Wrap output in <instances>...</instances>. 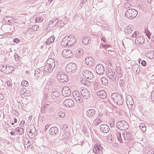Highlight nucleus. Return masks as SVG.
<instances>
[{
  "mask_svg": "<svg viewBox=\"0 0 154 154\" xmlns=\"http://www.w3.org/2000/svg\"><path fill=\"white\" fill-rule=\"evenodd\" d=\"M112 101L114 103L118 105H122L124 102V99L122 95L117 93H114L111 95Z\"/></svg>",
  "mask_w": 154,
  "mask_h": 154,
  "instance_id": "1",
  "label": "nucleus"
},
{
  "mask_svg": "<svg viewBox=\"0 0 154 154\" xmlns=\"http://www.w3.org/2000/svg\"><path fill=\"white\" fill-rule=\"evenodd\" d=\"M55 63L54 60L52 58L49 59L47 63L44 65V69L46 72H51L55 67Z\"/></svg>",
  "mask_w": 154,
  "mask_h": 154,
  "instance_id": "2",
  "label": "nucleus"
},
{
  "mask_svg": "<svg viewBox=\"0 0 154 154\" xmlns=\"http://www.w3.org/2000/svg\"><path fill=\"white\" fill-rule=\"evenodd\" d=\"M57 74V79L60 82H64L68 81V76L65 73L62 71H58Z\"/></svg>",
  "mask_w": 154,
  "mask_h": 154,
  "instance_id": "3",
  "label": "nucleus"
},
{
  "mask_svg": "<svg viewBox=\"0 0 154 154\" xmlns=\"http://www.w3.org/2000/svg\"><path fill=\"white\" fill-rule=\"evenodd\" d=\"M137 14V11L134 9H130L128 10L125 13V16L129 19L134 18Z\"/></svg>",
  "mask_w": 154,
  "mask_h": 154,
  "instance_id": "4",
  "label": "nucleus"
},
{
  "mask_svg": "<svg viewBox=\"0 0 154 154\" xmlns=\"http://www.w3.org/2000/svg\"><path fill=\"white\" fill-rule=\"evenodd\" d=\"M116 126L118 128L122 131L126 130L129 127L128 124L125 121H121L116 123Z\"/></svg>",
  "mask_w": 154,
  "mask_h": 154,
  "instance_id": "5",
  "label": "nucleus"
},
{
  "mask_svg": "<svg viewBox=\"0 0 154 154\" xmlns=\"http://www.w3.org/2000/svg\"><path fill=\"white\" fill-rule=\"evenodd\" d=\"M76 70V66L75 63H71L68 64L66 67L65 70L68 73L74 72Z\"/></svg>",
  "mask_w": 154,
  "mask_h": 154,
  "instance_id": "6",
  "label": "nucleus"
},
{
  "mask_svg": "<svg viewBox=\"0 0 154 154\" xmlns=\"http://www.w3.org/2000/svg\"><path fill=\"white\" fill-rule=\"evenodd\" d=\"M80 91L81 95L85 99H87L90 97V93L86 88L84 87L81 88Z\"/></svg>",
  "mask_w": 154,
  "mask_h": 154,
  "instance_id": "7",
  "label": "nucleus"
},
{
  "mask_svg": "<svg viewBox=\"0 0 154 154\" xmlns=\"http://www.w3.org/2000/svg\"><path fill=\"white\" fill-rule=\"evenodd\" d=\"M96 71L99 75L103 74L105 72V69L103 66L101 64L97 65L96 66Z\"/></svg>",
  "mask_w": 154,
  "mask_h": 154,
  "instance_id": "8",
  "label": "nucleus"
},
{
  "mask_svg": "<svg viewBox=\"0 0 154 154\" xmlns=\"http://www.w3.org/2000/svg\"><path fill=\"white\" fill-rule=\"evenodd\" d=\"M62 94L64 97L69 96L71 94L70 88L67 86H64L62 90Z\"/></svg>",
  "mask_w": 154,
  "mask_h": 154,
  "instance_id": "9",
  "label": "nucleus"
},
{
  "mask_svg": "<svg viewBox=\"0 0 154 154\" xmlns=\"http://www.w3.org/2000/svg\"><path fill=\"white\" fill-rule=\"evenodd\" d=\"M62 54L63 56L66 58H70L73 54L71 50L67 49L63 50L62 51Z\"/></svg>",
  "mask_w": 154,
  "mask_h": 154,
  "instance_id": "10",
  "label": "nucleus"
},
{
  "mask_svg": "<svg viewBox=\"0 0 154 154\" xmlns=\"http://www.w3.org/2000/svg\"><path fill=\"white\" fill-rule=\"evenodd\" d=\"M96 111L93 109H90L87 110L86 114L88 117L89 118H93L96 115Z\"/></svg>",
  "mask_w": 154,
  "mask_h": 154,
  "instance_id": "11",
  "label": "nucleus"
},
{
  "mask_svg": "<svg viewBox=\"0 0 154 154\" xmlns=\"http://www.w3.org/2000/svg\"><path fill=\"white\" fill-rule=\"evenodd\" d=\"M103 149V147L100 145L95 144L93 149V151L96 154H101L102 153Z\"/></svg>",
  "mask_w": 154,
  "mask_h": 154,
  "instance_id": "12",
  "label": "nucleus"
},
{
  "mask_svg": "<svg viewBox=\"0 0 154 154\" xmlns=\"http://www.w3.org/2000/svg\"><path fill=\"white\" fill-rule=\"evenodd\" d=\"M85 62L89 66H91L94 65L95 60L91 57H89L85 59Z\"/></svg>",
  "mask_w": 154,
  "mask_h": 154,
  "instance_id": "13",
  "label": "nucleus"
},
{
  "mask_svg": "<svg viewBox=\"0 0 154 154\" xmlns=\"http://www.w3.org/2000/svg\"><path fill=\"white\" fill-rule=\"evenodd\" d=\"M82 74L87 79H92L93 77L92 73L90 71L85 70L83 71Z\"/></svg>",
  "mask_w": 154,
  "mask_h": 154,
  "instance_id": "14",
  "label": "nucleus"
},
{
  "mask_svg": "<svg viewBox=\"0 0 154 154\" xmlns=\"http://www.w3.org/2000/svg\"><path fill=\"white\" fill-rule=\"evenodd\" d=\"M107 76L112 81L116 80V76L115 72H113L111 69L108 70L107 72H106Z\"/></svg>",
  "mask_w": 154,
  "mask_h": 154,
  "instance_id": "15",
  "label": "nucleus"
},
{
  "mask_svg": "<svg viewBox=\"0 0 154 154\" xmlns=\"http://www.w3.org/2000/svg\"><path fill=\"white\" fill-rule=\"evenodd\" d=\"M63 104L67 107H71L74 106V103L72 100L67 99L64 101Z\"/></svg>",
  "mask_w": 154,
  "mask_h": 154,
  "instance_id": "16",
  "label": "nucleus"
},
{
  "mask_svg": "<svg viewBox=\"0 0 154 154\" xmlns=\"http://www.w3.org/2000/svg\"><path fill=\"white\" fill-rule=\"evenodd\" d=\"M71 37L72 38V35H69V36H65L62 39L61 44L63 47H67V44L68 43V39H71Z\"/></svg>",
  "mask_w": 154,
  "mask_h": 154,
  "instance_id": "17",
  "label": "nucleus"
},
{
  "mask_svg": "<svg viewBox=\"0 0 154 154\" xmlns=\"http://www.w3.org/2000/svg\"><path fill=\"white\" fill-rule=\"evenodd\" d=\"M122 136L124 141L127 140L130 141L132 139L131 134L128 132H125L122 133Z\"/></svg>",
  "mask_w": 154,
  "mask_h": 154,
  "instance_id": "18",
  "label": "nucleus"
},
{
  "mask_svg": "<svg viewBox=\"0 0 154 154\" xmlns=\"http://www.w3.org/2000/svg\"><path fill=\"white\" fill-rule=\"evenodd\" d=\"M97 94L98 97L101 98L105 99L107 97L106 93L103 90L97 91Z\"/></svg>",
  "mask_w": 154,
  "mask_h": 154,
  "instance_id": "19",
  "label": "nucleus"
},
{
  "mask_svg": "<svg viewBox=\"0 0 154 154\" xmlns=\"http://www.w3.org/2000/svg\"><path fill=\"white\" fill-rule=\"evenodd\" d=\"M101 131L104 133H106L109 131V128L106 124H102L100 126Z\"/></svg>",
  "mask_w": 154,
  "mask_h": 154,
  "instance_id": "20",
  "label": "nucleus"
},
{
  "mask_svg": "<svg viewBox=\"0 0 154 154\" xmlns=\"http://www.w3.org/2000/svg\"><path fill=\"white\" fill-rule=\"evenodd\" d=\"M133 27L131 25H129L126 26L124 32L126 35H129L132 33Z\"/></svg>",
  "mask_w": 154,
  "mask_h": 154,
  "instance_id": "21",
  "label": "nucleus"
},
{
  "mask_svg": "<svg viewBox=\"0 0 154 154\" xmlns=\"http://www.w3.org/2000/svg\"><path fill=\"white\" fill-rule=\"evenodd\" d=\"M58 132V128L56 127H52L49 130V133L52 135H55Z\"/></svg>",
  "mask_w": 154,
  "mask_h": 154,
  "instance_id": "22",
  "label": "nucleus"
},
{
  "mask_svg": "<svg viewBox=\"0 0 154 154\" xmlns=\"http://www.w3.org/2000/svg\"><path fill=\"white\" fill-rule=\"evenodd\" d=\"M144 41L145 39L143 37L139 36L136 39L135 43L137 45L139 44H142L144 43Z\"/></svg>",
  "mask_w": 154,
  "mask_h": 154,
  "instance_id": "23",
  "label": "nucleus"
},
{
  "mask_svg": "<svg viewBox=\"0 0 154 154\" xmlns=\"http://www.w3.org/2000/svg\"><path fill=\"white\" fill-rule=\"evenodd\" d=\"M146 56L149 59H151L154 58V51L152 50L147 51Z\"/></svg>",
  "mask_w": 154,
  "mask_h": 154,
  "instance_id": "24",
  "label": "nucleus"
},
{
  "mask_svg": "<svg viewBox=\"0 0 154 154\" xmlns=\"http://www.w3.org/2000/svg\"><path fill=\"white\" fill-rule=\"evenodd\" d=\"M79 92H77L76 94V95L74 96V97L76 101L79 102V103H81L83 101V99L81 97V95L79 94Z\"/></svg>",
  "mask_w": 154,
  "mask_h": 154,
  "instance_id": "25",
  "label": "nucleus"
},
{
  "mask_svg": "<svg viewBox=\"0 0 154 154\" xmlns=\"http://www.w3.org/2000/svg\"><path fill=\"white\" fill-rule=\"evenodd\" d=\"M82 42L84 45H88V43L90 42L91 40L90 39V37L89 38L88 37H87L86 36H84L82 39Z\"/></svg>",
  "mask_w": 154,
  "mask_h": 154,
  "instance_id": "26",
  "label": "nucleus"
},
{
  "mask_svg": "<svg viewBox=\"0 0 154 154\" xmlns=\"http://www.w3.org/2000/svg\"><path fill=\"white\" fill-rule=\"evenodd\" d=\"M35 75L36 78H41L42 76V72L39 69L35 71Z\"/></svg>",
  "mask_w": 154,
  "mask_h": 154,
  "instance_id": "27",
  "label": "nucleus"
},
{
  "mask_svg": "<svg viewBox=\"0 0 154 154\" xmlns=\"http://www.w3.org/2000/svg\"><path fill=\"white\" fill-rule=\"evenodd\" d=\"M121 68L120 67H116V70L118 76L120 78L122 77L123 75V74L121 72Z\"/></svg>",
  "mask_w": 154,
  "mask_h": 154,
  "instance_id": "28",
  "label": "nucleus"
},
{
  "mask_svg": "<svg viewBox=\"0 0 154 154\" xmlns=\"http://www.w3.org/2000/svg\"><path fill=\"white\" fill-rule=\"evenodd\" d=\"M55 39L54 36H51L48 39L47 41H46L45 43L46 45H50L54 42Z\"/></svg>",
  "mask_w": 154,
  "mask_h": 154,
  "instance_id": "29",
  "label": "nucleus"
},
{
  "mask_svg": "<svg viewBox=\"0 0 154 154\" xmlns=\"http://www.w3.org/2000/svg\"><path fill=\"white\" fill-rule=\"evenodd\" d=\"M117 139L121 143H123L124 141V138L122 136L121 133L120 132L117 133L116 134Z\"/></svg>",
  "mask_w": 154,
  "mask_h": 154,
  "instance_id": "30",
  "label": "nucleus"
},
{
  "mask_svg": "<svg viewBox=\"0 0 154 154\" xmlns=\"http://www.w3.org/2000/svg\"><path fill=\"white\" fill-rule=\"evenodd\" d=\"M7 19H5V21L7 23H8L9 25H11L13 23V21L12 18L9 17H6Z\"/></svg>",
  "mask_w": 154,
  "mask_h": 154,
  "instance_id": "31",
  "label": "nucleus"
},
{
  "mask_svg": "<svg viewBox=\"0 0 154 154\" xmlns=\"http://www.w3.org/2000/svg\"><path fill=\"white\" fill-rule=\"evenodd\" d=\"M102 83L104 85H106L108 83V81L107 79L105 77H103L100 79Z\"/></svg>",
  "mask_w": 154,
  "mask_h": 154,
  "instance_id": "32",
  "label": "nucleus"
},
{
  "mask_svg": "<svg viewBox=\"0 0 154 154\" xmlns=\"http://www.w3.org/2000/svg\"><path fill=\"white\" fill-rule=\"evenodd\" d=\"M70 39H68V43H67V44L68 47H70L72 46L75 43V42L76 41V39H75L73 41H72V40H70Z\"/></svg>",
  "mask_w": 154,
  "mask_h": 154,
  "instance_id": "33",
  "label": "nucleus"
},
{
  "mask_svg": "<svg viewBox=\"0 0 154 154\" xmlns=\"http://www.w3.org/2000/svg\"><path fill=\"white\" fill-rule=\"evenodd\" d=\"M120 85L121 87H123L125 85V79H120L119 82Z\"/></svg>",
  "mask_w": 154,
  "mask_h": 154,
  "instance_id": "34",
  "label": "nucleus"
},
{
  "mask_svg": "<svg viewBox=\"0 0 154 154\" xmlns=\"http://www.w3.org/2000/svg\"><path fill=\"white\" fill-rule=\"evenodd\" d=\"M77 55L78 56V57H81L83 54L82 50L81 49H78L76 51V52Z\"/></svg>",
  "mask_w": 154,
  "mask_h": 154,
  "instance_id": "35",
  "label": "nucleus"
},
{
  "mask_svg": "<svg viewBox=\"0 0 154 154\" xmlns=\"http://www.w3.org/2000/svg\"><path fill=\"white\" fill-rule=\"evenodd\" d=\"M11 68V69H12V67L11 66H7V67L6 68V69L5 72V73L6 74H9L10 73H11L12 71V69H10V68Z\"/></svg>",
  "mask_w": 154,
  "mask_h": 154,
  "instance_id": "36",
  "label": "nucleus"
},
{
  "mask_svg": "<svg viewBox=\"0 0 154 154\" xmlns=\"http://www.w3.org/2000/svg\"><path fill=\"white\" fill-rule=\"evenodd\" d=\"M7 65H4L1 64L0 66V69L3 72L5 73V72L6 70V68L7 67Z\"/></svg>",
  "mask_w": 154,
  "mask_h": 154,
  "instance_id": "37",
  "label": "nucleus"
},
{
  "mask_svg": "<svg viewBox=\"0 0 154 154\" xmlns=\"http://www.w3.org/2000/svg\"><path fill=\"white\" fill-rule=\"evenodd\" d=\"M139 127L143 132H144L146 131V128L143 123H141L139 125Z\"/></svg>",
  "mask_w": 154,
  "mask_h": 154,
  "instance_id": "38",
  "label": "nucleus"
},
{
  "mask_svg": "<svg viewBox=\"0 0 154 154\" xmlns=\"http://www.w3.org/2000/svg\"><path fill=\"white\" fill-rule=\"evenodd\" d=\"M144 32L146 33V35L147 36L148 38H149L151 34L148 29H147L146 28H145V29Z\"/></svg>",
  "mask_w": 154,
  "mask_h": 154,
  "instance_id": "39",
  "label": "nucleus"
},
{
  "mask_svg": "<svg viewBox=\"0 0 154 154\" xmlns=\"http://www.w3.org/2000/svg\"><path fill=\"white\" fill-rule=\"evenodd\" d=\"M54 21V24H53V27L57 26L58 25V24L59 23L58 20L57 19V18L54 19L53 20Z\"/></svg>",
  "mask_w": 154,
  "mask_h": 154,
  "instance_id": "40",
  "label": "nucleus"
},
{
  "mask_svg": "<svg viewBox=\"0 0 154 154\" xmlns=\"http://www.w3.org/2000/svg\"><path fill=\"white\" fill-rule=\"evenodd\" d=\"M51 94L52 95H53L54 96L57 98L58 97V96L60 94L59 92L57 91H54L52 92Z\"/></svg>",
  "mask_w": 154,
  "mask_h": 154,
  "instance_id": "41",
  "label": "nucleus"
},
{
  "mask_svg": "<svg viewBox=\"0 0 154 154\" xmlns=\"http://www.w3.org/2000/svg\"><path fill=\"white\" fill-rule=\"evenodd\" d=\"M21 84L23 86H27L29 85L28 82L25 80H23L22 81Z\"/></svg>",
  "mask_w": 154,
  "mask_h": 154,
  "instance_id": "42",
  "label": "nucleus"
},
{
  "mask_svg": "<svg viewBox=\"0 0 154 154\" xmlns=\"http://www.w3.org/2000/svg\"><path fill=\"white\" fill-rule=\"evenodd\" d=\"M58 116L61 118H63L65 116V113L62 111H60L58 113Z\"/></svg>",
  "mask_w": 154,
  "mask_h": 154,
  "instance_id": "43",
  "label": "nucleus"
},
{
  "mask_svg": "<svg viewBox=\"0 0 154 154\" xmlns=\"http://www.w3.org/2000/svg\"><path fill=\"white\" fill-rule=\"evenodd\" d=\"M27 91V90L26 88L23 87V88H21V91H20V93L21 94H26V93Z\"/></svg>",
  "mask_w": 154,
  "mask_h": 154,
  "instance_id": "44",
  "label": "nucleus"
},
{
  "mask_svg": "<svg viewBox=\"0 0 154 154\" xmlns=\"http://www.w3.org/2000/svg\"><path fill=\"white\" fill-rule=\"evenodd\" d=\"M94 120L95 121V125H98L101 121V119L97 118H96Z\"/></svg>",
  "mask_w": 154,
  "mask_h": 154,
  "instance_id": "45",
  "label": "nucleus"
},
{
  "mask_svg": "<svg viewBox=\"0 0 154 154\" xmlns=\"http://www.w3.org/2000/svg\"><path fill=\"white\" fill-rule=\"evenodd\" d=\"M48 81V83L49 85H52L53 83H54V80L51 78L49 79Z\"/></svg>",
  "mask_w": 154,
  "mask_h": 154,
  "instance_id": "46",
  "label": "nucleus"
},
{
  "mask_svg": "<svg viewBox=\"0 0 154 154\" xmlns=\"http://www.w3.org/2000/svg\"><path fill=\"white\" fill-rule=\"evenodd\" d=\"M64 25V22L62 20H60L57 26H60V27H62Z\"/></svg>",
  "mask_w": 154,
  "mask_h": 154,
  "instance_id": "47",
  "label": "nucleus"
},
{
  "mask_svg": "<svg viewBox=\"0 0 154 154\" xmlns=\"http://www.w3.org/2000/svg\"><path fill=\"white\" fill-rule=\"evenodd\" d=\"M98 83L97 82H95L94 83V89H97L99 88Z\"/></svg>",
  "mask_w": 154,
  "mask_h": 154,
  "instance_id": "48",
  "label": "nucleus"
},
{
  "mask_svg": "<svg viewBox=\"0 0 154 154\" xmlns=\"http://www.w3.org/2000/svg\"><path fill=\"white\" fill-rule=\"evenodd\" d=\"M15 59L16 61H19L21 57L20 56H19L18 55L15 54Z\"/></svg>",
  "mask_w": 154,
  "mask_h": 154,
  "instance_id": "49",
  "label": "nucleus"
},
{
  "mask_svg": "<svg viewBox=\"0 0 154 154\" xmlns=\"http://www.w3.org/2000/svg\"><path fill=\"white\" fill-rule=\"evenodd\" d=\"M51 99H53V101H55L58 98L56 96H55L54 95H52V94H51Z\"/></svg>",
  "mask_w": 154,
  "mask_h": 154,
  "instance_id": "50",
  "label": "nucleus"
},
{
  "mask_svg": "<svg viewBox=\"0 0 154 154\" xmlns=\"http://www.w3.org/2000/svg\"><path fill=\"white\" fill-rule=\"evenodd\" d=\"M24 132V130L23 128L19 127V133L20 134H22Z\"/></svg>",
  "mask_w": 154,
  "mask_h": 154,
  "instance_id": "51",
  "label": "nucleus"
},
{
  "mask_svg": "<svg viewBox=\"0 0 154 154\" xmlns=\"http://www.w3.org/2000/svg\"><path fill=\"white\" fill-rule=\"evenodd\" d=\"M35 20L36 22H41L42 21V18L38 17L35 19Z\"/></svg>",
  "mask_w": 154,
  "mask_h": 154,
  "instance_id": "52",
  "label": "nucleus"
},
{
  "mask_svg": "<svg viewBox=\"0 0 154 154\" xmlns=\"http://www.w3.org/2000/svg\"><path fill=\"white\" fill-rule=\"evenodd\" d=\"M14 42H15L16 43H18L20 42L19 40L17 38H15L13 39Z\"/></svg>",
  "mask_w": 154,
  "mask_h": 154,
  "instance_id": "53",
  "label": "nucleus"
},
{
  "mask_svg": "<svg viewBox=\"0 0 154 154\" xmlns=\"http://www.w3.org/2000/svg\"><path fill=\"white\" fill-rule=\"evenodd\" d=\"M38 28V26L37 25L34 26L32 27V29H34V30H37Z\"/></svg>",
  "mask_w": 154,
  "mask_h": 154,
  "instance_id": "54",
  "label": "nucleus"
},
{
  "mask_svg": "<svg viewBox=\"0 0 154 154\" xmlns=\"http://www.w3.org/2000/svg\"><path fill=\"white\" fill-rule=\"evenodd\" d=\"M141 64L143 66H145L146 65V62L145 60H143L141 61Z\"/></svg>",
  "mask_w": 154,
  "mask_h": 154,
  "instance_id": "55",
  "label": "nucleus"
},
{
  "mask_svg": "<svg viewBox=\"0 0 154 154\" xmlns=\"http://www.w3.org/2000/svg\"><path fill=\"white\" fill-rule=\"evenodd\" d=\"M7 84L10 87H11L12 85V84L10 81H8L7 82Z\"/></svg>",
  "mask_w": 154,
  "mask_h": 154,
  "instance_id": "56",
  "label": "nucleus"
},
{
  "mask_svg": "<svg viewBox=\"0 0 154 154\" xmlns=\"http://www.w3.org/2000/svg\"><path fill=\"white\" fill-rule=\"evenodd\" d=\"M137 35V32L136 31H134L133 34L131 35L132 37H136Z\"/></svg>",
  "mask_w": 154,
  "mask_h": 154,
  "instance_id": "57",
  "label": "nucleus"
},
{
  "mask_svg": "<svg viewBox=\"0 0 154 154\" xmlns=\"http://www.w3.org/2000/svg\"><path fill=\"white\" fill-rule=\"evenodd\" d=\"M25 123V121H21L20 123V126L22 127L24 125Z\"/></svg>",
  "mask_w": 154,
  "mask_h": 154,
  "instance_id": "58",
  "label": "nucleus"
},
{
  "mask_svg": "<svg viewBox=\"0 0 154 154\" xmlns=\"http://www.w3.org/2000/svg\"><path fill=\"white\" fill-rule=\"evenodd\" d=\"M54 21L53 20H52L49 21V25H52L53 26V24H54Z\"/></svg>",
  "mask_w": 154,
  "mask_h": 154,
  "instance_id": "59",
  "label": "nucleus"
},
{
  "mask_svg": "<svg viewBox=\"0 0 154 154\" xmlns=\"http://www.w3.org/2000/svg\"><path fill=\"white\" fill-rule=\"evenodd\" d=\"M13 112L14 113V115L16 116H17L18 115V113L16 110H14V111H13Z\"/></svg>",
  "mask_w": 154,
  "mask_h": 154,
  "instance_id": "60",
  "label": "nucleus"
},
{
  "mask_svg": "<svg viewBox=\"0 0 154 154\" xmlns=\"http://www.w3.org/2000/svg\"><path fill=\"white\" fill-rule=\"evenodd\" d=\"M110 125L111 127H114L115 126L114 123L113 122L112 123H111L110 124Z\"/></svg>",
  "mask_w": 154,
  "mask_h": 154,
  "instance_id": "61",
  "label": "nucleus"
},
{
  "mask_svg": "<svg viewBox=\"0 0 154 154\" xmlns=\"http://www.w3.org/2000/svg\"><path fill=\"white\" fill-rule=\"evenodd\" d=\"M4 98L2 94H0V100H2Z\"/></svg>",
  "mask_w": 154,
  "mask_h": 154,
  "instance_id": "62",
  "label": "nucleus"
},
{
  "mask_svg": "<svg viewBox=\"0 0 154 154\" xmlns=\"http://www.w3.org/2000/svg\"><path fill=\"white\" fill-rule=\"evenodd\" d=\"M82 131H83V132L84 134L85 133L87 132L86 128H84L82 129Z\"/></svg>",
  "mask_w": 154,
  "mask_h": 154,
  "instance_id": "63",
  "label": "nucleus"
},
{
  "mask_svg": "<svg viewBox=\"0 0 154 154\" xmlns=\"http://www.w3.org/2000/svg\"><path fill=\"white\" fill-rule=\"evenodd\" d=\"M140 71V68L139 66H138L137 68V69L136 71V72H138V73H139V71Z\"/></svg>",
  "mask_w": 154,
  "mask_h": 154,
  "instance_id": "64",
  "label": "nucleus"
}]
</instances>
